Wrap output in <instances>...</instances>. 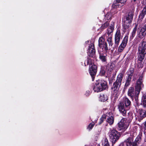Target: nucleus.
Wrapping results in <instances>:
<instances>
[{
    "label": "nucleus",
    "instance_id": "nucleus-1",
    "mask_svg": "<svg viewBox=\"0 0 146 146\" xmlns=\"http://www.w3.org/2000/svg\"><path fill=\"white\" fill-rule=\"evenodd\" d=\"M131 105V101L126 97H124L122 100L119 102L118 108L120 113L123 116L126 115L127 111L130 108Z\"/></svg>",
    "mask_w": 146,
    "mask_h": 146
},
{
    "label": "nucleus",
    "instance_id": "nucleus-2",
    "mask_svg": "<svg viewBox=\"0 0 146 146\" xmlns=\"http://www.w3.org/2000/svg\"><path fill=\"white\" fill-rule=\"evenodd\" d=\"M123 76V74L121 73L118 74L116 80L114 83L112 88L113 95L116 98L118 97L120 93L119 87L121 85Z\"/></svg>",
    "mask_w": 146,
    "mask_h": 146
},
{
    "label": "nucleus",
    "instance_id": "nucleus-3",
    "mask_svg": "<svg viewBox=\"0 0 146 146\" xmlns=\"http://www.w3.org/2000/svg\"><path fill=\"white\" fill-rule=\"evenodd\" d=\"M133 13L132 12H129L128 15L123 18V27L124 31L126 32L129 30L133 19Z\"/></svg>",
    "mask_w": 146,
    "mask_h": 146
},
{
    "label": "nucleus",
    "instance_id": "nucleus-4",
    "mask_svg": "<svg viewBox=\"0 0 146 146\" xmlns=\"http://www.w3.org/2000/svg\"><path fill=\"white\" fill-rule=\"evenodd\" d=\"M89 65V72L92 78V80L93 81H94L95 76L96 75L97 71V66L94 63V60L93 59H90L88 58L85 62L84 64L86 65Z\"/></svg>",
    "mask_w": 146,
    "mask_h": 146
},
{
    "label": "nucleus",
    "instance_id": "nucleus-5",
    "mask_svg": "<svg viewBox=\"0 0 146 146\" xmlns=\"http://www.w3.org/2000/svg\"><path fill=\"white\" fill-rule=\"evenodd\" d=\"M138 50L139 60L142 61L145 57L146 54V42L142 41L139 45Z\"/></svg>",
    "mask_w": 146,
    "mask_h": 146
},
{
    "label": "nucleus",
    "instance_id": "nucleus-6",
    "mask_svg": "<svg viewBox=\"0 0 146 146\" xmlns=\"http://www.w3.org/2000/svg\"><path fill=\"white\" fill-rule=\"evenodd\" d=\"M107 87V83L106 81L98 80H96L93 89L94 92H98L105 90Z\"/></svg>",
    "mask_w": 146,
    "mask_h": 146
},
{
    "label": "nucleus",
    "instance_id": "nucleus-7",
    "mask_svg": "<svg viewBox=\"0 0 146 146\" xmlns=\"http://www.w3.org/2000/svg\"><path fill=\"white\" fill-rule=\"evenodd\" d=\"M109 136L112 143L114 144L119 139L120 135L117 131L113 129L110 132Z\"/></svg>",
    "mask_w": 146,
    "mask_h": 146
},
{
    "label": "nucleus",
    "instance_id": "nucleus-8",
    "mask_svg": "<svg viewBox=\"0 0 146 146\" xmlns=\"http://www.w3.org/2000/svg\"><path fill=\"white\" fill-rule=\"evenodd\" d=\"M128 125L129 123L127 122L125 119L123 118L118 123L117 129L119 131L123 132L127 129Z\"/></svg>",
    "mask_w": 146,
    "mask_h": 146
},
{
    "label": "nucleus",
    "instance_id": "nucleus-9",
    "mask_svg": "<svg viewBox=\"0 0 146 146\" xmlns=\"http://www.w3.org/2000/svg\"><path fill=\"white\" fill-rule=\"evenodd\" d=\"M98 44L100 48V49L103 50L104 51H107L108 50L107 44L105 41L103 36H101L99 38Z\"/></svg>",
    "mask_w": 146,
    "mask_h": 146
},
{
    "label": "nucleus",
    "instance_id": "nucleus-10",
    "mask_svg": "<svg viewBox=\"0 0 146 146\" xmlns=\"http://www.w3.org/2000/svg\"><path fill=\"white\" fill-rule=\"evenodd\" d=\"M143 76L141 75L137 80L135 86V91L137 92V95L139 94L143 85Z\"/></svg>",
    "mask_w": 146,
    "mask_h": 146
},
{
    "label": "nucleus",
    "instance_id": "nucleus-11",
    "mask_svg": "<svg viewBox=\"0 0 146 146\" xmlns=\"http://www.w3.org/2000/svg\"><path fill=\"white\" fill-rule=\"evenodd\" d=\"M98 52L100 59L103 62H106L107 58V51H104L103 50L99 49Z\"/></svg>",
    "mask_w": 146,
    "mask_h": 146
},
{
    "label": "nucleus",
    "instance_id": "nucleus-12",
    "mask_svg": "<svg viewBox=\"0 0 146 146\" xmlns=\"http://www.w3.org/2000/svg\"><path fill=\"white\" fill-rule=\"evenodd\" d=\"M128 39V36H125L118 48V51L119 52H122L124 50L127 43Z\"/></svg>",
    "mask_w": 146,
    "mask_h": 146
},
{
    "label": "nucleus",
    "instance_id": "nucleus-13",
    "mask_svg": "<svg viewBox=\"0 0 146 146\" xmlns=\"http://www.w3.org/2000/svg\"><path fill=\"white\" fill-rule=\"evenodd\" d=\"M95 50L94 48V44L93 43H90L88 49V54L90 57L92 58L95 56Z\"/></svg>",
    "mask_w": 146,
    "mask_h": 146
},
{
    "label": "nucleus",
    "instance_id": "nucleus-14",
    "mask_svg": "<svg viewBox=\"0 0 146 146\" xmlns=\"http://www.w3.org/2000/svg\"><path fill=\"white\" fill-rule=\"evenodd\" d=\"M121 38V36L120 31L117 29L115 36V42L116 46H117L118 45Z\"/></svg>",
    "mask_w": 146,
    "mask_h": 146
},
{
    "label": "nucleus",
    "instance_id": "nucleus-15",
    "mask_svg": "<svg viewBox=\"0 0 146 146\" xmlns=\"http://www.w3.org/2000/svg\"><path fill=\"white\" fill-rule=\"evenodd\" d=\"M137 93V92L136 91H135L133 88L130 87L128 89V95L132 99L134 96L136 95V94Z\"/></svg>",
    "mask_w": 146,
    "mask_h": 146
},
{
    "label": "nucleus",
    "instance_id": "nucleus-16",
    "mask_svg": "<svg viewBox=\"0 0 146 146\" xmlns=\"http://www.w3.org/2000/svg\"><path fill=\"white\" fill-rule=\"evenodd\" d=\"M136 111L139 114V116L140 117L144 118L146 116V111L145 110L142 109H136Z\"/></svg>",
    "mask_w": 146,
    "mask_h": 146
},
{
    "label": "nucleus",
    "instance_id": "nucleus-17",
    "mask_svg": "<svg viewBox=\"0 0 146 146\" xmlns=\"http://www.w3.org/2000/svg\"><path fill=\"white\" fill-rule=\"evenodd\" d=\"M141 105L144 108H146V93H143L141 99Z\"/></svg>",
    "mask_w": 146,
    "mask_h": 146
},
{
    "label": "nucleus",
    "instance_id": "nucleus-18",
    "mask_svg": "<svg viewBox=\"0 0 146 146\" xmlns=\"http://www.w3.org/2000/svg\"><path fill=\"white\" fill-rule=\"evenodd\" d=\"M133 139L132 137L128 138L124 141L127 146H131L133 143Z\"/></svg>",
    "mask_w": 146,
    "mask_h": 146
},
{
    "label": "nucleus",
    "instance_id": "nucleus-19",
    "mask_svg": "<svg viewBox=\"0 0 146 146\" xmlns=\"http://www.w3.org/2000/svg\"><path fill=\"white\" fill-rule=\"evenodd\" d=\"M146 14V6L143 9L139 16V19L141 21Z\"/></svg>",
    "mask_w": 146,
    "mask_h": 146
},
{
    "label": "nucleus",
    "instance_id": "nucleus-20",
    "mask_svg": "<svg viewBox=\"0 0 146 146\" xmlns=\"http://www.w3.org/2000/svg\"><path fill=\"white\" fill-rule=\"evenodd\" d=\"M122 6L123 5L117 0L114 1L112 5L113 7L114 8L120 7Z\"/></svg>",
    "mask_w": 146,
    "mask_h": 146
},
{
    "label": "nucleus",
    "instance_id": "nucleus-21",
    "mask_svg": "<svg viewBox=\"0 0 146 146\" xmlns=\"http://www.w3.org/2000/svg\"><path fill=\"white\" fill-rule=\"evenodd\" d=\"M107 121L109 123L110 125L112 124L114 122V118L112 116H109L107 115Z\"/></svg>",
    "mask_w": 146,
    "mask_h": 146
},
{
    "label": "nucleus",
    "instance_id": "nucleus-22",
    "mask_svg": "<svg viewBox=\"0 0 146 146\" xmlns=\"http://www.w3.org/2000/svg\"><path fill=\"white\" fill-rule=\"evenodd\" d=\"M108 99V97L107 96L103 94H101L100 95L99 100L101 102H104L106 101Z\"/></svg>",
    "mask_w": 146,
    "mask_h": 146
},
{
    "label": "nucleus",
    "instance_id": "nucleus-23",
    "mask_svg": "<svg viewBox=\"0 0 146 146\" xmlns=\"http://www.w3.org/2000/svg\"><path fill=\"white\" fill-rule=\"evenodd\" d=\"M134 69L133 68H131L127 72L128 77H131L133 75V73L134 72Z\"/></svg>",
    "mask_w": 146,
    "mask_h": 146
},
{
    "label": "nucleus",
    "instance_id": "nucleus-24",
    "mask_svg": "<svg viewBox=\"0 0 146 146\" xmlns=\"http://www.w3.org/2000/svg\"><path fill=\"white\" fill-rule=\"evenodd\" d=\"M139 29V30H140V34H141L143 36H144L146 35V32H145L146 29H144L143 27L141 29Z\"/></svg>",
    "mask_w": 146,
    "mask_h": 146
},
{
    "label": "nucleus",
    "instance_id": "nucleus-25",
    "mask_svg": "<svg viewBox=\"0 0 146 146\" xmlns=\"http://www.w3.org/2000/svg\"><path fill=\"white\" fill-rule=\"evenodd\" d=\"M105 23L102 25L101 26V27L102 29H104L107 27L109 25V21H104Z\"/></svg>",
    "mask_w": 146,
    "mask_h": 146
},
{
    "label": "nucleus",
    "instance_id": "nucleus-26",
    "mask_svg": "<svg viewBox=\"0 0 146 146\" xmlns=\"http://www.w3.org/2000/svg\"><path fill=\"white\" fill-rule=\"evenodd\" d=\"M114 27L113 26H110L108 29L107 34L109 36V35L113 31Z\"/></svg>",
    "mask_w": 146,
    "mask_h": 146
},
{
    "label": "nucleus",
    "instance_id": "nucleus-27",
    "mask_svg": "<svg viewBox=\"0 0 146 146\" xmlns=\"http://www.w3.org/2000/svg\"><path fill=\"white\" fill-rule=\"evenodd\" d=\"M111 17V15L110 13H108L105 15V21H109L110 20Z\"/></svg>",
    "mask_w": 146,
    "mask_h": 146
},
{
    "label": "nucleus",
    "instance_id": "nucleus-28",
    "mask_svg": "<svg viewBox=\"0 0 146 146\" xmlns=\"http://www.w3.org/2000/svg\"><path fill=\"white\" fill-rule=\"evenodd\" d=\"M113 66L111 63L109 64H108L107 66V69L108 71L111 72L113 70Z\"/></svg>",
    "mask_w": 146,
    "mask_h": 146
},
{
    "label": "nucleus",
    "instance_id": "nucleus-29",
    "mask_svg": "<svg viewBox=\"0 0 146 146\" xmlns=\"http://www.w3.org/2000/svg\"><path fill=\"white\" fill-rule=\"evenodd\" d=\"M102 145L103 146H109L107 139L105 138L102 140Z\"/></svg>",
    "mask_w": 146,
    "mask_h": 146
},
{
    "label": "nucleus",
    "instance_id": "nucleus-30",
    "mask_svg": "<svg viewBox=\"0 0 146 146\" xmlns=\"http://www.w3.org/2000/svg\"><path fill=\"white\" fill-rule=\"evenodd\" d=\"M112 39V37L111 36H110L107 39V41L110 46H112L113 44Z\"/></svg>",
    "mask_w": 146,
    "mask_h": 146
},
{
    "label": "nucleus",
    "instance_id": "nucleus-31",
    "mask_svg": "<svg viewBox=\"0 0 146 146\" xmlns=\"http://www.w3.org/2000/svg\"><path fill=\"white\" fill-rule=\"evenodd\" d=\"M107 118V115L105 114H104L102 115V117L100 119V121L99 124H101L103 122L104 120L106 119Z\"/></svg>",
    "mask_w": 146,
    "mask_h": 146
},
{
    "label": "nucleus",
    "instance_id": "nucleus-32",
    "mask_svg": "<svg viewBox=\"0 0 146 146\" xmlns=\"http://www.w3.org/2000/svg\"><path fill=\"white\" fill-rule=\"evenodd\" d=\"M131 77H128L125 84V86H128L129 85L131 81Z\"/></svg>",
    "mask_w": 146,
    "mask_h": 146
},
{
    "label": "nucleus",
    "instance_id": "nucleus-33",
    "mask_svg": "<svg viewBox=\"0 0 146 146\" xmlns=\"http://www.w3.org/2000/svg\"><path fill=\"white\" fill-rule=\"evenodd\" d=\"M95 125V123L94 122H92L91 123H90V124L88 126V129L89 130H90L92 129V128H93Z\"/></svg>",
    "mask_w": 146,
    "mask_h": 146
},
{
    "label": "nucleus",
    "instance_id": "nucleus-34",
    "mask_svg": "<svg viewBox=\"0 0 146 146\" xmlns=\"http://www.w3.org/2000/svg\"><path fill=\"white\" fill-rule=\"evenodd\" d=\"M135 141L136 145H137V144H139L141 141V138L139 136L137 137Z\"/></svg>",
    "mask_w": 146,
    "mask_h": 146
},
{
    "label": "nucleus",
    "instance_id": "nucleus-35",
    "mask_svg": "<svg viewBox=\"0 0 146 146\" xmlns=\"http://www.w3.org/2000/svg\"><path fill=\"white\" fill-rule=\"evenodd\" d=\"M137 25H135V27L133 29V31L132 33V35L133 37L135 35L136 32L137 31Z\"/></svg>",
    "mask_w": 146,
    "mask_h": 146
},
{
    "label": "nucleus",
    "instance_id": "nucleus-36",
    "mask_svg": "<svg viewBox=\"0 0 146 146\" xmlns=\"http://www.w3.org/2000/svg\"><path fill=\"white\" fill-rule=\"evenodd\" d=\"M123 6L124 5L127 0H117Z\"/></svg>",
    "mask_w": 146,
    "mask_h": 146
},
{
    "label": "nucleus",
    "instance_id": "nucleus-37",
    "mask_svg": "<svg viewBox=\"0 0 146 146\" xmlns=\"http://www.w3.org/2000/svg\"><path fill=\"white\" fill-rule=\"evenodd\" d=\"M144 132L146 133V121L144 123Z\"/></svg>",
    "mask_w": 146,
    "mask_h": 146
},
{
    "label": "nucleus",
    "instance_id": "nucleus-38",
    "mask_svg": "<svg viewBox=\"0 0 146 146\" xmlns=\"http://www.w3.org/2000/svg\"><path fill=\"white\" fill-rule=\"evenodd\" d=\"M91 93L90 91H86V93L85 94V95L86 96H88Z\"/></svg>",
    "mask_w": 146,
    "mask_h": 146
},
{
    "label": "nucleus",
    "instance_id": "nucleus-39",
    "mask_svg": "<svg viewBox=\"0 0 146 146\" xmlns=\"http://www.w3.org/2000/svg\"><path fill=\"white\" fill-rule=\"evenodd\" d=\"M138 95H137V93L136 94V95H135V96H135V100H137L138 99Z\"/></svg>",
    "mask_w": 146,
    "mask_h": 146
},
{
    "label": "nucleus",
    "instance_id": "nucleus-40",
    "mask_svg": "<svg viewBox=\"0 0 146 146\" xmlns=\"http://www.w3.org/2000/svg\"><path fill=\"white\" fill-rule=\"evenodd\" d=\"M89 42V41H86V43H88Z\"/></svg>",
    "mask_w": 146,
    "mask_h": 146
},
{
    "label": "nucleus",
    "instance_id": "nucleus-41",
    "mask_svg": "<svg viewBox=\"0 0 146 146\" xmlns=\"http://www.w3.org/2000/svg\"><path fill=\"white\" fill-rule=\"evenodd\" d=\"M135 1H136V0H133V1H134V2Z\"/></svg>",
    "mask_w": 146,
    "mask_h": 146
},
{
    "label": "nucleus",
    "instance_id": "nucleus-42",
    "mask_svg": "<svg viewBox=\"0 0 146 146\" xmlns=\"http://www.w3.org/2000/svg\"><path fill=\"white\" fill-rule=\"evenodd\" d=\"M132 146H134V145H132Z\"/></svg>",
    "mask_w": 146,
    "mask_h": 146
},
{
    "label": "nucleus",
    "instance_id": "nucleus-43",
    "mask_svg": "<svg viewBox=\"0 0 146 146\" xmlns=\"http://www.w3.org/2000/svg\"><path fill=\"white\" fill-rule=\"evenodd\" d=\"M145 1H146V0H145Z\"/></svg>",
    "mask_w": 146,
    "mask_h": 146
}]
</instances>
